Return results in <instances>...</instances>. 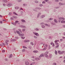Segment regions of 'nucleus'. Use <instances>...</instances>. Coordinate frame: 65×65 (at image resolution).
I'll return each instance as SVG.
<instances>
[{
	"mask_svg": "<svg viewBox=\"0 0 65 65\" xmlns=\"http://www.w3.org/2000/svg\"><path fill=\"white\" fill-rule=\"evenodd\" d=\"M58 53L59 54L62 55V54H63L65 53V51H58Z\"/></svg>",
	"mask_w": 65,
	"mask_h": 65,
	"instance_id": "obj_1",
	"label": "nucleus"
},
{
	"mask_svg": "<svg viewBox=\"0 0 65 65\" xmlns=\"http://www.w3.org/2000/svg\"><path fill=\"white\" fill-rule=\"evenodd\" d=\"M16 31L17 33L19 34V36H23V35H24V34H20L19 31Z\"/></svg>",
	"mask_w": 65,
	"mask_h": 65,
	"instance_id": "obj_2",
	"label": "nucleus"
},
{
	"mask_svg": "<svg viewBox=\"0 0 65 65\" xmlns=\"http://www.w3.org/2000/svg\"><path fill=\"white\" fill-rule=\"evenodd\" d=\"M48 54V52H46L45 53L44 56L45 57H46V58H47L48 57V55H47Z\"/></svg>",
	"mask_w": 65,
	"mask_h": 65,
	"instance_id": "obj_3",
	"label": "nucleus"
},
{
	"mask_svg": "<svg viewBox=\"0 0 65 65\" xmlns=\"http://www.w3.org/2000/svg\"><path fill=\"white\" fill-rule=\"evenodd\" d=\"M33 33L34 35H36V36H39V34H38V33H37L34 32Z\"/></svg>",
	"mask_w": 65,
	"mask_h": 65,
	"instance_id": "obj_4",
	"label": "nucleus"
},
{
	"mask_svg": "<svg viewBox=\"0 0 65 65\" xmlns=\"http://www.w3.org/2000/svg\"><path fill=\"white\" fill-rule=\"evenodd\" d=\"M25 64L26 65H28L29 64V62L27 61H25Z\"/></svg>",
	"mask_w": 65,
	"mask_h": 65,
	"instance_id": "obj_5",
	"label": "nucleus"
},
{
	"mask_svg": "<svg viewBox=\"0 0 65 65\" xmlns=\"http://www.w3.org/2000/svg\"><path fill=\"white\" fill-rule=\"evenodd\" d=\"M44 55L42 54L40 55V56H39V58H41V57H44Z\"/></svg>",
	"mask_w": 65,
	"mask_h": 65,
	"instance_id": "obj_6",
	"label": "nucleus"
},
{
	"mask_svg": "<svg viewBox=\"0 0 65 65\" xmlns=\"http://www.w3.org/2000/svg\"><path fill=\"white\" fill-rule=\"evenodd\" d=\"M24 36V35H23V36H21V38H22V39H25V37Z\"/></svg>",
	"mask_w": 65,
	"mask_h": 65,
	"instance_id": "obj_7",
	"label": "nucleus"
},
{
	"mask_svg": "<svg viewBox=\"0 0 65 65\" xmlns=\"http://www.w3.org/2000/svg\"><path fill=\"white\" fill-rule=\"evenodd\" d=\"M41 14V13L40 12H39V13L38 14V16L37 18H38L40 17V15Z\"/></svg>",
	"mask_w": 65,
	"mask_h": 65,
	"instance_id": "obj_8",
	"label": "nucleus"
},
{
	"mask_svg": "<svg viewBox=\"0 0 65 65\" xmlns=\"http://www.w3.org/2000/svg\"><path fill=\"white\" fill-rule=\"evenodd\" d=\"M30 41L28 40H26L24 41V42H29Z\"/></svg>",
	"mask_w": 65,
	"mask_h": 65,
	"instance_id": "obj_9",
	"label": "nucleus"
},
{
	"mask_svg": "<svg viewBox=\"0 0 65 65\" xmlns=\"http://www.w3.org/2000/svg\"><path fill=\"white\" fill-rule=\"evenodd\" d=\"M35 60H37V61H38V60H40V58H35Z\"/></svg>",
	"mask_w": 65,
	"mask_h": 65,
	"instance_id": "obj_10",
	"label": "nucleus"
},
{
	"mask_svg": "<svg viewBox=\"0 0 65 65\" xmlns=\"http://www.w3.org/2000/svg\"><path fill=\"white\" fill-rule=\"evenodd\" d=\"M21 21L22 22H23V23H26V21L25 20H21Z\"/></svg>",
	"mask_w": 65,
	"mask_h": 65,
	"instance_id": "obj_11",
	"label": "nucleus"
},
{
	"mask_svg": "<svg viewBox=\"0 0 65 65\" xmlns=\"http://www.w3.org/2000/svg\"><path fill=\"white\" fill-rule=\"evenodd\" d=\"M54 22L55 23H58V21H57L56 19H55L54 20Z\"/></svg>",
	"mask_w": 65,
	"mask_h": 65,
	"instance_id": "obj_12",
	"label": "nucleus"
},
{
	"mask_svg": "<svg viewBox=\"0 0 65 65\" xmlns=\"http://www.w3.org/2000/svg\"><path fill=\"white\" fill-rule=\"evenodd\" d=\"M59 5L60 6L64 5V4H63V3H59Z\"/></svg>",
	"mask_w": 65,
	"mask_h": 65,
	"instance_id": "obj_13",
	"label": "nucleus"
},
{
	"mask_svg": "<svg viewBox=\"0 0 65 65\" xmlns=\"http://www.w3.org/2000/svg\"><path fill=\"white\" fill-rule=\"evenodd\" d=\"M19 22V21H16L15 22V24H17V23H18Z\"/></svg>",
	"mask_w": 65,
	"mask_h": 65,
	"instance_id": "obj_14",
	"label": "nucleus"
},
{
	"mask_svg": "<svg viewBox=\"0 0 65 65\" xmlns=\"http://www.w3.org/2000/svg\"><path fill=\"white\" fill-rule=\"evenodd\" d=\"M11 5V4L10 3L8 5V7H9V6H10Z\"/></svg>",
	"mask_w": 65,
	"mask_h": 65,
	"instance_id": "obj_15",
	"label": "nucleus"
},
{
	"mask_svg": "<svg viewBox=\"0 0 65 65\" xmlns=\"http://www.w3.org/2000/svg\"><path fill=\"white\" fill-rule=\"evenodd\" d=\"M3 2H4L5 3H6V2H7V0H3Z\"/></svg>",
	"mask_w": 65,
	"mask_h": 65,
	"instance_id": "obj_16",
	"label": "nucleus"
},
{
	"mask_svg": "<svg viewBox=\"0 0 65 65\" xmlns=\"http://www.w3.org/2000/svg\"><path fill=\"white\" fill-rule=\"evenodd\" d=\"M13 14H15V15H18V14H17V13H15V12H13Z\"/></svg>",
	"mask_w": 65,
	"mask_h": 65,
	"instance_id": "obj_17",
	"label": "nucleus"
},
{
	"mask_svg": "<svg viewBox=\"0 0 65 65\" xmlns=\"http://www.w3.org/2000/svg\"><path fill=\"white\" fill-rule=\"evenodd\" d=\"M59 19L60 20H63V18L60 17L59 18Z\"/></svg>",
	"mask_w": 65,
	"mask_h": 65,
	"instance_id": "obj_18",
	"label": "nucleus"
},
{
	"mask_svg": "<svg viewBox=\"0 0 65 65\" xmlns=\"http://www.w3.org/2000/svg\"><path fill=\"white\" fill-rule=\"evenodd\" d=\"M59 41V40H56L55 41V43H57V42L58 41Z\"/></svg>",
	"mask_w": 65,
	"mask_h": 65,
	"instance_id": "obj_19",
	"label": "nucleus"
},
{
	"mask_svg": "<svg viewBox=\"0 0 65 65\" xmlns=\"http://www.w3.org/2000/svg\"><path fill=\"white\" fill-rule=\"evenodd\" d=\"M12 18H14V19H17V17H15L14 16H12Z\"/></svg>",
	"mask_w": 65,
	"mask_h": 65,
	"instance_id": "obj_20",
	"label": "nucleus"
},
{
	"mask_svg": "<svg viewBox=\"0 0 65 65\" xmlns=\"http://www.w3.org/2000/svg\"><path fill=\"white\" fill-rule=\"evenodd\" d=\"M35 3H37L38 2V1L37 0H36L35 1Z\"/></svg>",
	"mask_w": 65,
	"mask_h": 65,
	"instance_id": "obj_21",
	"label": "nucleus"
},
{
	"mask_svg": "<svg viewBox=\"0 0 65 65\" xmlns=\"http://www.w3.org/2000/svg\"><path fill=\"white\" fill-rule=\"evenodd\" d=\"M12 54H11L10 55V57L9 56V58H11V57H12Z\"/></svg>",
	"mask_w": 65,
	"mask_h": 65,
	"instance_id": "obj_22",
	"label": "nucleus"
},
{
	"mask_svg": "<svg viewBox=\"0 0 65 65\" xmlns=\"http://www.w3.org/2000/svg\"><path fill=\"white\" fill-rule=\"evenodd\" d=\"M25 51H26V50H25V49H24L22 50V52H25Z\"/></svg>",
	"mask_w": 65,
	"mask_h": 65,
	"instance_id": "obj_23",
	"label": "nucleus"
},
{
	"mask_svg": "<svg viewBox=\"0 0 65 65\" xmlns=\"http://www.w3.org/2000/svg\"><path fill=\"white\" fill-rule=\"evenodd\" d=\"M55 53L56 55H57V52L56 51V50H55Z\"/></svg>",
	"mask_w": 65,
	"mask_h": 65,
	"instance_id": "obj_24",
	"label": "nucleus"
},
{
	"mask_svg": "<svg viewBox=\"0 0 65 65\" xmlns=\"http://www.w3.org/2000/svg\"><path fill=\"white\" fill-rule=\"evenodd\" d=\"M53 20V18H52L49 19V21L51 20Z\"/></svg>",
	"mask_w": 65,
	"mask_h": 65,
	"instance_id": "obj_25",
	"label": "nucleus"
},
{
	"mask_svg": "<svg viewBox=\"0 0 65 65\" xmlns=\"http://www.w3.org/2000/svg\"><path fill=\"white\" fill-rule=\"evenodd\" d=\"M59 45H58L55 47V48H57L59 47Z\"/></svg>",
	"mask_w": 65,
	"mask_h": 65,
	"instance_id": "obj_26",
	"label": "nucleus"
},
{
	"mask_svg": "<svg viewBox=\"0 0 65 65\" xmlns=\"http://www.w3.org/2000/svg\"><path fill=\"white\" fill-rule=\"evenodd\" d=\"M34 38H35V39H37V37H36V36H34Z\"/></svg>",
	"mask_w": 65,
	"mask_h": 65,
	"instance_id": "obj_27",
	"label": "nucleus"
},
{
	"mask_svg": "<svg viewBox=\"0 0 65 65\" xmlns=\"http://www.w3.org/2000/svg\"><path fill=\"white\" fill-rule=\"evenodd\" d=\"M42 28H44V27H45V26L44 25H42Z\"/></svg>",
	"mask_w": 65,
	"mask_h": 65,
	"instance_id": "obj_28",
	"label": "nucleus"
},
{
	"mask_svg": "<svg viewBox=\"0 0 65 65\" xmlns=\"http://www.w3.org/2000/svg\"><path fill=\"white\" fill-rule=\"evenodd\" d=\"M2 44L3 45H4H4H5V43H2Z\"/></svg>",
	"mask_w": 65,
	"mask_h": 65,
	"instance_id": "obj_29",
	"label": "nucleus"
},
{
	"mask_svg": "<svg viewBox=\"0 0 65 65\" xmlns=\"http://www.w3.org/2000/svg\"><path fill=\"white\" fill-rule=\"evenodd\" d=\"M2 52L3 53H5V50H3Z\"/></svg>",
	"mask_w": 65,
	"mask_h": 65,
	"instance_id": "obj_30",
	"label": "nucleus"
},
{
	"mask_svg": "<svg viewBox=\"0 0 65 65\" xmlns=\"http://www.w3.org/2000/svg\"><path fill=\"white\" fill-rule=\"evenodd\" d=\"M19 27H21V28H23V25H21Z\"/></svg>",
	"mask_w": 65,
	"mask_h": 65,
	"instance_id": "obj_31",
	"label": "nucleus"
},
{
	"mask_svg": "<svg viewBox=\"0 0 65 65\" xmlns=\"http://www.w3.org/2000/svg\"><path fill=\"white\" fill-rule=\"evenodd\" d=\"M5 43L6 45H8V43L7 42H6Z\"/></svg>",
	"mask_w": 65,
	"mask_h": 65,
	"instance_id": "obj_32",
	"label": "nucleus"
},
{
	"mask_svg": "<svg viewBox=\"0 0 65 65\" xmlns=\"http://www.w3.org/2000/svg\"><path fill=\"white\" fill-rule=\"evenodd\" d=\"M36 31H38L39 30V29L38 28H37L36 29Z\"/></svg>",
	"mask_w": 65,
	"mask_h": 65,
	"instance_id": "obj_33",
	"label": "nucleus"
},
{
	"mask_svg": "<svg viewBox=\"0 0 65 65\" xmlns=\"http://www.w3.org/2000/svg\"><path fill=\"white\" fill-rule=\"evenodd\" d=\"M12 24H13V25H14L15 26H16V24H15V23H12Z\"/></svg>",
	"mask_w": 65,
	"mask_h": 65,
	"instance_id": "obj_34",
	"label": "nucleus"
},
{
	"mask_svg": "<svg viewBox=\"0 0 65 65\" xmlns=\"http://www.w3.org/2000/svg\"><path fill=\"white\" fill-rule=\"evenodd\" d=\"M46 49V47H45V48L43 49V51H44V50H45Z\"/></svg>",
	"mask_w": 65,
	"mask_h": 65,
	"instance_id": "obj_35",
	"label": "nucleus"
},
{
	"mask_svg": "<svg viewBox=\"0 0 65 65\" xmlns=\"http://www.w3.org/2000/svg\"><path fill=\"white\" fill-rule=\"evenodd\" d=\"M10 19L11 20H13V19H13V18H10Z\"/></svg>",
	"mask_w": 65,
	"mask_h": 65,
	"instance_id": "obj_36",
	"label": "nucleus"
},
{
	"mask_svg": "<svg viewBox=\"0 0 65 65\" xmlns=\"http://www.w3.org/2000/svg\"><path fill=\"white\" fill-rule=\"evenodd\" d=\"M39 5L41 7V6H43V5L42 4H40Z\"/></svg>",
	"mask_w": 65,
	"mask_h": 65,
	"instance_id": "obj_37",
	"label": "nucleus"
},
{
	"mask_svg": "<svg viewBox=\"0 0 65 65\" xmlns=\"http://www.w3.org/2000/svg\"><path fill=\"white\" fill-rule=\"evenodd\" d=\"M53 65H56V63H53Z\"/></svg>",
	"mask_w": 65,
	"mask_h": 65,
	"instance_id": "obj_38",
	"label": "nucleus"
},
{
	"mask_svg": "<svg viewBox=\"0 0 65 65\" xmlns=\"http://www.w3.org/2000/svg\"><path fill=\"white\" fill-rule=\"evenodd\" d=\"M15 39H18V37H15Z\"/></svg>",
	"mask_w": 65,
	"mask_h": 65,
	"instance_id": "obj_39",
	"label": "nucleus"
},
{
	"mask_svg": "<svg viewBox=\"0 0 65 65\" xmlns=\"http://www.w3.org/2000/svg\"><path fill=\"white\" fill-rule=\"evenodd\" d=\"M25 30H26V29L24 28V29H22V31H25Z\"/></svg>",
	"mask_w": 65,
	"mask_h": 65,
	"instance_id": "obj_40",
	"label": "nucleus"
},
{
	"mask_svg": "<svg viewBox=\"0 0 65 65\" xmlns=\"http://www.w3.org/2000/svg\"><path fill=\"white\" fill-rule=\"evenodd\" d=\"M40 24L41 25H44V23H40Z\"/></svg>",
	"mask_w": 65,
	"mask_h": 65,
	"instance_id": "obj_41",
	"label": "nucleus"
},
{
	"mask_svg": "<svg viewBox=\"0 0 65 65\" xmlns=\"http://www.w3.org/2000/svg\"><path fill=\"white\" fill-rule=\"evenodd\" d=\"M44 17H45V16H44V15H42V18H44Z\"/></svg>",
	"mask_w": 65,
	"mask_h": 65,
	"instance_id": "obj_42",
	"label": "nucleus"
},
{
	"mask_svg": "<svg viewBox=\"0 0 65 65\" xmlns=\"http://www.w3.org/2000/svg\"><path fill=\"white\" fill-rule=\"evenodd\" d=\"M49 57L50 58H52V55H49Z\"/></svg>",
	"mask_w": 65,
	"mask_h": 65,
	"instance_id": "obj_43",
	"label": "nucleus"
},
{
	"mask_svg": "<svg viewBox=\"0 0 65 65\" xmlns=\"http://www.w3.org/2000/svg\"><path fill=\"white\" fill-rule=\"evenodd\" d=\"M5 60H6V61H7L8 60V59L7 58H6L5 59Z\"/></svg>",
	"mask_w": 65,
	"mask_h": 65,
	"instance_id": "obj_44",
	"label": "nucleus"
},
{
	"mask_svg": "<svg viewBox=\"0 0 65 65\" xmlns=\"http://www.w3.org/2000/svg\"><path fill=\"white\" fill-rule=\"evenodd\" d=\"M55 2H59V0H56L55 1Z\"/></svg>",
	"mask_w": 65,
	"mask_h": 65,
	"instance_id": "obj_45",
	"label": "nucleus"
},
{
	"mask_svg": "<svg viewBox=\"0 0 65 65\" xmlns=\"http://www.w3.org/2000/svg\"><path fill=\"white\" fill-rule=\"evenodd\" d=\"M61 23H64V21H61Z\"/></svg>",
	"mask_w": 65,
	"mask_h": 65,
	"instance_id": "obj_46",
	"label": "nucleus"
},
{
	"mask_svg": "<svg viewBox=\"0 0 65 65\" xmlns=\"http://www.w3.org/2000/svg\"><path fill=\"white\" fill-rule=\"evenodd\" d=\"M11 14V13H9V15H10Z\"/></svg>",
	"mask_w": 65,
	"mask_h": 65,
	"instance_id": "obj_47",
	"label": "nucleus"
},
{
	"mask_svg": "<svg viewBox=\"0 0 65 65\" xmlns=\"http://www.w3.org/2000/svg\"><path fill=\"white\" fill-rule=\"evenodd\" d=\"M55 8V9H58V8H59V7H56Z\"/></svg>",
	"mask_w": 65,
	"mask_h": 65,
	"instance_id": "obj_48",
	"label": "nucleus"
},
{
	"mask_svg": "<svg viewBox=\"0 0 65 65\" xmlns=\"http://www.w3.org/2000/svg\"><path fill=\"white\" fill-rule=\"evenodd\" d=\"M23 28H26V26H25L23 25Z\"/></svg>",
	"mask_w": 65,
	"mask_h": 65,
	"instance_id": "obj_49",
	"label": "nucleus"
},
{
	"mask_svg": "<svg viewBox=\"0 0 65 65\" xmlns=\"http://www.w3.org/2000/svg\"><path fill=\"white\" fill-rule=\"evenodd\" d=\"M42 3H44V4H45V2L44 1H43L42 2Z\"/></svg>",
	"mask_w": 65,
	"mask_h": 65,
	"instance_id": "obj_50",
	"label": "nucleus"
},
{
	"mask_svg": "<svg viewBox=\"0 0 65 65\" xmlns=\"http://www.w3.org/2000/svg\"><path fill=\"white\" fill-rule=\"evenodd\" d=\"M16 40V39H13V41H15Z\"/></svg>",
	"mask_w": 65,
	"mask_h": 65,
	"instance_id": "obj_51",
	"label": "nucleus"
},
{
	"mask_svg": "<svg viewBox=\"0 0 65 65\" xmlns=\"http://www.w3.org/2000/svg\"><path fill=\"white\" fill-rule=\"evenodd\" d=\"M0 23H1V24H2L3 23V22L2 21H0Z\"/></svg>",
	"mask_w": 65,
	"mask_h": 65,
	"instance_id": "obj_52",
	"label": "nucleus"
},
{
	"mask_svg": "<svg viewBox=\"0 0 65 65\" xmlns=\"http://www.w3.org/2000/svg\"><path fill=\"white\" fill-rule=\"evenodd\" d=\"M54 12H56V11H57V10H56V9H54Z\"/></svg>",
	"mask_w": 65,
	"mask_h": 65,
	"instance_id": "obj_53",
	"label": "nucleus"
},
{
	"mask_svg": "<svg viewBox=\"0 0 65 65\" xmlns=\"http://www.w3.org/2000/svg\"><path fill=\"white\" fill-rule=\"evenodd\" d=\"M45 2H48V0H45Z\"/></svg>",
	"mask_w": 65,
	"mask_h": 65,
	"instance_id": "obj_54",
	"label": "nucleus"
},
{
	"mask_svg": "<svg viewBox=\"0 0 65 65\" xmlns=\"http://www.w3.org/2000/svg\"><path fill=\"white\" fill-rule=\"evenodd\" d=\"M56 44H57V45H58L59 44V43H58V42L56 43H55Z\"/></svg>",
	"mask_w": 65,
	"mask_h": 65,
	"instance_id": "obj_55",
	"label": "nucleus"
},
{
	"mask_svg": "<svg viewBox=\"0 0 65 65\" xmlns=\"http://www.w3.org/2000/svg\"><path fill=\"white\" fill-rule=\"evenodd\" d=\"M4 30H5V31H6L7 30V29L6 28H4Z\"/></svg>",
	"mask_w": 65,
	"mask_h": 65,
	"instance_id": "obj_56",
	"label": "nucleus"
},
{
	"mask_svg": "<svg viewBox=\"0 0 65 65\" xmlns=\"http://www.w3.org/2000/svg\"><path fill=\"white\" fill-rule=\"evenodd\" d=\"M53 46H55V45L54 44V43H53Z\"/></svg>",
	"mask_w": 65,
	"mask_h": 65,
	"instance_id": "obj_57",
	"label": "nucleus"
},
{
	"mask_svg": "<svg viewBox=\"0 0 65 65\" xmlns=\"http://www.w3.org/2000/svg\"><path fill=\"white\" fill-rule=\"evenodd\" d=\"M20 10H23V9L22 8H20Z\"/></svg>",
	"mask_w": 65,
	"mask_h": 65,
	"instance_id": "obj_58",
	"label": "nucleus"
},
{
	"mask_svg": "<svg viewBox=\"0 0 65 65\" xmlns=\"http://www.w3.org/2000/svg\"><path fill=\"white\" fill-rule=\"evenodd\" d=\"M38 9H41V8H38Z\"/></svg>",
	"mask_w": 65,
	"mask_h": 65,
	"instance_id": "obj_59",
	"label": "nucleus"
},
{
	"mask_svg": "<svg viewBox=\"0 0 65 65\" xmlns=\"http://www.w3.org/2000/svg\"><path fill=\"white\" fill-rule=\"evenodd\" d=\"M35 62H33L32 63V64H35Z\"/></svg>",
	"mask_w": 65,
	"mask_h": 65,
	"instance_id": "obj_60",
	"label": "nucleus"
},
{
	"mask_svg": "<svg viewBox=\"0 0 65 65\" xmlns=\"http://www.w3.org/2000/svg\"><path fill=\"white\" fill-rule=\"evenodd\" d=\"M15 9H18V7H15Z\"/></svg>",
	"mask_w": 65,
	"mask_h": 65,
	"instance_id": "obj_61",
	"label": "nucleus"
},
{
	"mask_svg": "<svg viewBox=\"0 0 65 65\" xmlns=\"http://www.w3.org/2000/svg\"><path fill=\"white\" fill-rule=\"evenodd\" d=\"M11 41H13V39L11 40Z\"/></svg>",
	"mask_w": 65,
	"mask_h": 65,
	"instance_id": "obj_62",
	"label": "nucleus"
},
{
	"mask_svg": "<svg viewBox=\"0 0 65 65\" xmlns=\"http://www.w3.org/2000/svg\"><path fill=\"white\" fill-rule=\"evenodd\" d=\"M63 28H65V25H63Z\"/></svg>",
	"mask_w": 65,
	"mask_h": 65,
	"instance_id": "obj_63",
	"label": "nucleus"
},
{
	"mask_svg": "<svg viewBox=\"0 0 65 65\" xmlns=\"http://www.w3.org/2000/svg\"><path fill=\"white\" fill-rule=\"evenodd\" d=\"M62 38H63V39H65V37H62Z\"/></svg>",
	"mask_w": 65,
	"mask_h": 65,
	"instance_id": "obj_64",
	"label": "nucleus"
}]
</instances>
